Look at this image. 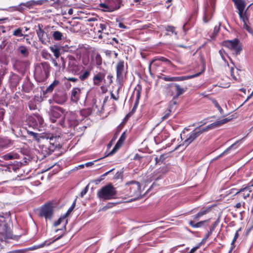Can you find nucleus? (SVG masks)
Returning a JSON list of instances; mask_svg holds the SVG:
<instances>
[{
    "instance_id": "obj_1",
    "label": "nucleus",
    "mask_w": 253,
    "mask_h": 253,
    "mask_svg": "<svg viewBox=\"0 0 253 253\" xmlns=\"http://www.w3.org/2000/svg\"><path fill=\"white\" fill-rule=\"evenodd\" d=\"M232 119V117L227 118L220 121L215 122L204 128H201L200 127L195 128L192 132L187 135V138L183 142L182 145L186 147L188 146L194 142L197 138H198L203 133L208 131L209 129L218 127L231 121Z\"/></svg>"
},
{
    "instance_id": "obj_2",
    "label": "nucleus",
    "mask_w": 253,
    "mask_h": 253,
    "mask_svg": "<svg viewBox=\"0 0 253 253\" xmlns=\"http://www.w3.org/2000/svg\"><path fill=\"white\" fill-rule=\"evenodd\" d=\"M121 194L123 198H130L129 201L135 200L141 194L140 183L135 180L126 183L121 191Z\"/></svg>"
},
{
    "instance_id": "obj_3",
    "label": "nucleus",
    "mask_w": 253,
    "mask_h": 253,
    "mask_svg": "<svg viewBox=\"0 0 253 253\" xmlns=\"http://www.w3.org/2000/svg\"><path fill=\"white\" fill-rule=\"evenodd\" d=\"M97 196L101 200H111L116 198L117 191L112 184H109L102 187L98 190Z\"/></svg>"
},
{
    "instance_id": "obj_4",
    "label": "nucleus",
    "mask_w": 253,
    "mask_h": 253,
    "mask_svg": "<svg viewBox=\"0 0 253 253\" xmlns=\"http://www.w3.org/2000/svg\"><path fill=\"white\" fill-rule=\"evenodd\" d=\"M59 124L64 127H71L77 126L79 122L76 114L73 112H65L64 117L60 120Z\"/></svg>"
},
{
    "instance_id": "obj_5",
    "label": "nucleus",
    "mask_w": 253,
    "mask_h": 253,
    "mask_svg": "<svg viewBox=\"0 0 253 253\" xmlns=\"http://www.w3.org/2000/svg\"><path fill=\"white\" fill-rule=\"evenodd\" d=\"M124 6L123 0H105L104 2H101L99 6L104 11L113 12L119 9Z\"/></svg>"
},
{
    "instance_id": "obj_6",
    "label": "nucleus",
    "mask_w": 253,
    "mask_h": 253,
    "mask_svg": "<svg viewBox=\"0 0 253 253\" xmlns=\"http://www.w3.org/2000/svg\"><path fill=\"white\" fill-rule=\"evenodd\" d=\"M49 70V64L47 62H42L36 66L35 74L40 81H44L48 78Z\"/></svg>"
},
{
    "instance_id": "obj_7",
    "label": "nucleus",
    "mask_w": 253,
    "mask_h": 253,
    "mask_svg": "<svg viewBox=\"0 0 253 253\" xmlns=\"http://www.w3.org/2000/svg\"><path fill=\"white\" fill-rule=\"evenodd\" d=\"M248 198H250L251 200L253 199V192L252 189L246 186L236 191L233 199H236L237 201L242 202L243 199L246 200Z\"/></svg>"
},
{
    "instance_id": "obj_8",
    "label": "nucleus",
    "mask_w": 253,
    "mask_h": 253,
    "mask_svg": "<svg viewBox=\"0 0 253 253\" xmlns=\"http://www.w3.org/2000/svg\"><path fill=\"white\" fill-rule=\"evenodd\" d=\"M65 110L59 106H52L49 112V119L51 123H55L57 119L64 116Z\"/></svg>"
},
{
    "instance_id": "obj_9",
    "label": "nucleus",
    "mask_w": 253,
    "mask_h": 253,
    "mask_svg": "<svg viewBox=\"0 0 253 253\" xmlns=\"http://www.w3.org/2000/svg\"><path fill=\"white\" fill-rule=\"evenodd\" d=\"M187 88L181 87L177 84H171L169 85V92L172 96L173 99H176L186 90Z\"/></svg>"
},
{
    "instance_id": "obj_10",
    "label": "nucleus",
    "mask_w": 253,
    "mask_h": 253,
    "mask_svg": "<svg viewBox=\"0 0 253 253\" xmlns=\"http://www.w3.org/2000/svg\"><path fill=\"white\" fill-rule=\"evenodd\" d=\"M223 45L231 50H234L236 54H239L242 50L240 41L237 39L224 41Z\"/></svg>"
},
{
    "instance_id": "obj_11",
    "label": "nucleus",
    "mask_w": 253,
    "mask_h": 253,
    "mask_svg": "<svg viewBox=\"0 0 253 253\" xmlns=\"http://www.w3.org/2000/svg\"><path fill=\"white\" fill-rule=\"evenodd\" d=\"M159 61L165 62L168 65H170L171 66H174L171 62L166 58L164 57L156 58L153 60L149 65V69L151 74H152V70L155 73L158 72L157 68L160 65L159 63L157 62V61Z\"/></svg>"
},
{
    "instance_id": "obj_12",
    "label": "nucleus",
    "mask_w": 253,
    "mask_h": 253,
    "mask_svg": "<svg viewBox=\"0 0 253 253\" xmlns=\"http://www.w3.org/2000/svg\"><path fill=\"white\" fill-rule=\"evenodd\" d=\"M68 69L75 75H79L81 66L77 64V61L75 58L72 55L68 56Z\"/></svg>"
},
{
    "instance_id": "obj_13",
    "label": "nucleus",
    "mask_w": 253,
    "mask_h": 253,
    "mask_svg": "<svg viewBox=\"0 0 253 253\" xmlns=\"http://www.w3.org/2000/svg\"><path fill=\"white\" fill-rule=\"evenodd\" d=\"M127 65L126 63V68L125 62L123 60H120L116 65L117 78L119 81L123 79L124 75L126 73Z\"/></svg>"
},
{
    "instance_id": "obj_14",
    "label": "nucleus",
    "mask_w": 253,
    "mask_h": 253,
    "mask_svg": "<svg viewBox=\"0 0 253 253\" xmlns=\"http://www.w3.org/2000/svg\"><path fill=\"white\" fill-rule=\"evenodd\" d=\"M40 215L45 219H51L53 215L52 206L50 204H45L41 209Z\"/></svg>"
},
{
    "instance_id": "obj_15",
    "label": "nucleus",
    "mask_w": 253,
    "mask_h": 253,
    "mask_svg": "<svg viewBox=\"0 0 253 253\" xmlns=\"http://www.w3.org/2000/svg\"><path fill=\"white\" fill-rule=\"evenodd\" d=\"M238 14L240 19L244 22L243 28L246 29L253 36V29L248 25L249 23V17L247 15V11L238 12Z\"/></svg>"
},
{
    "instance_id": "obj_16",
    "label": "nucleus",
    "mask_w": 253,
    "mask_h": 253,
    "mask_svg": "<svg viewBox=\"0 0 253 253\" xmlns=\"http://www.w3.org/2000/svg\"><path fill=\"white\" fill-rule=\"evenodd\" d=\"M14 144V140L8 137H0V149L3 150L12 147Z\"/></svg>"
},
{
    "instance_id": "obj_17",
    "label": "nucleus",
    "mask_w": 253,
    "mask_h": 253,
    "mask_svg": "<svg viewBox=\"0 0 253 253\" xmlns=\"http://www.w3.org/2000/svg\"><path fill=\"white\" fill-rule=\"evenodd\" d=\"M126 132H124L121 137H120L119 139L117 141V143L116 144L115 146L113 148V149L110 151L109 154L107 155V156H111L115 154L122 146L125 140H126Z\"/></svg>"
},
{
    "instance_id": "obj_18",
    "label": "nucleus",
    "mask_w": 253,
    "mask_h": 253,
    "mask_svg": "<svg viewBox=\"0 0 253 253\" xmlns=\"http://www.w3.org/2000/svg\"><path fill=\"white\" fill-rule=\"evenodd\" d=\"M142 91V87L140 84H137L134 90V94H135L136 97V101L134 104L132 110L129 112V116H131L136 111L137 107V101L139 100L140 94Z\"/></svg>"
},
{
    "instance_id": "obj_19",
    "label": "nucleus",
    "mask_w": 253,
    "mask_h": 253,
    "mask_svg": "<svg viewBox=\"0 0 253 253\" xmlns=\"http://www.w3.org/2000/svg\"><path fill=\"white\" fill-rule=\"evenodd\" d=\"M36 32L39 40L42 43L45 44L46 42L49 39L47 34L42 29L40 24L38 25V29L36 30Z\"/></svg>"
},
{
    "instance_id": "obj_20",
    "label": "nucleus",
    "mask_w": 253,
    "mask_h": 253,
    "mask_svg": "<svg viewBox=\"0 0 253 253\" xmlns=\"http://www.w3.org/2000/svg\"><path fill=\"white\" fill-rule=\"evenodd\" d=\"M82 89L79 87H74L71 91V100L74 103H77L80 100Z\"/></svg>"
},
{
    "instance_id": "obj_21",
    "label": "nucleus",
    "mask_w": 253,
    "mask_h": 253,
    "mask_svg": "<svg viewBox=\"0 0 253 253\" xmlns=\"http://www.w3.org/2000/svg\"><path fill=\"white\" fill-rule=\"evenodd\" d=\"M23 6H24L28 9H31L35 7L34 4V0H31L26 2H22L20 3L17 6H15V9L16 10L22 11L24 10Z\"/></svg>"
},
{
    "instance_id": "obj_22",
    "label": "nucleus",
    "mask_w": 253,
    "mask_h": 253,
    "mask_svg": "<svg viewBox=\"0 0 253 253\" xmlns=\"http://www.w3.org/2000/svg\"><path fill=\"white\" fill-rule=\"evenodd\" d=\"M203 71H204V70L202 71V72H199L197 74H194V75H191V76H180V77H172L173 82L182 81H184V80H188V79H192V78H193L197 77L198 76H199L202 74V73Z\"/></svg>"
},
{
    "instance_id": "obj_23",
    "label": "nucleus",
    "mask_w": 253,
    "mask_h": 253,
    "mask_svg": "<svg viewBox=\"0 0 253 253\" xmlns=\"http://www.w3.org/2000/svg\"><path fill=\"white\" fill-rule=\"evenodd\" d=\"M104 78L105 74L104 73L101 72L97 73L93 78V84L95 85H100Z\"/></svg>"
},
{
    "instance_id": "obj_24",
    "label": "nucleus",
    "mask_w": 253,
    "mask_h": 253,
    "mask_svg": "<svg viewBox=\"0 0 253 253\" xmlns=\"http://www.w3.org/2000/svg\"><path fill=\"white\" fill-rule=\"evenodd\" d=\"M1 158L5 161H8L19 158V155L16 152H12L7 153L1 156Z\"/></svg>"
},
{
    "instance_id": "obj_25",
    "label": "nucleus",
    "mask_w": 253,
    "mask_h": 253,
    "mask_svg": "<svg viewBox=\"0 0 253 253\" xmlns=\"http://www.w3.org/2000/svg\"><path fill=\"white\" fill-rule=\"evenodd\" d=\"M238 10V12L244 11L246 3L243 0H232Z\"/></svg>"
},
{
    "instance_id": "obj_26",
    "label": "nucleus",
    "mask_w": 253,
    "mask_h": 253,
    "mask_svg": "<svg viewBox=\"0 0 253 253\" xmlns=\"http://www.w3.org/2000/svg\"><path fill=\"white\" fill-rule=\"evenodd\" d=\"M18 53L24 58L27 57L29 55V50L28 48L24 45H20L17 48Z\"/></svg>"
},
{
    "instance_id": "obj_27",
    "label": "nucleus",
    "mask_w": 253,
    "mask_h": 253,
    "mask_svg": "<svg viewBox=\"0 0 253 253\" xmlns=\"http://www.w3.org/2000/svg\"><path fill=\"white\" fill-rule=\"evenodd\" d=\"M54 1L52 5L54 6L57 9L61 8L62 7L66 6L68 5L69 1L67 0H57L54 1V0H51Z\"/></svg>"
},
{
    "instance_id": "obj_28",
    "label": "nucleus",
    "mask_w": 253,
    "mask_h": 253,
    "mask_svg": "<svg viewBox=\"0 0 253 253\" xmlns=\"http://www.w3.org/2000/svg\"><path fill=\"white\" fill-rule=\"evenodd\" d=\"M238 142L237 141L232 145H231L230 147L227 148L224 151H223L222 153H221L219 156H218L215 159H218L225 155H226L229 153V151L233 149H236L238 148V145H237Z\"/></svg>"
},
{
    "instance_id": "obj_29",
    "label": "nucleus",
    "mask_w": 253,
    "mask_h": 253,
    "mask_svg": "<svg viewBox=\"0 0 253 253\" xmlns=\"http://www.w3.org/2000/svg\"><path fill=\"white\" fill-rule=\"evenodd\" d=\"M66 96L64 94H57L54 97V100L58 104H63L66 101Z\"/></svg>"
},
{
    "instance_id": "obj_30",
    "label": "nucleus",
    "mask_w": 253,
    "mask_h": 253,
    "mask_svg": "<svg viewBox=\"0 0 253 253\" xmlns=\"http://www.w3.org/2000/svg\"><path fill=\"white\" fill-rule=\"evenodd\" d=\"M91 69V68H90L84 71L83 73L80 72V75L79 77L80 80L81 81H84L87 79L90 74Z\"/></svg>"
},
{
    "instance_id": "obj_31",
    "label": "nucleus",
    "mask_w": 253,
    "mask_h": 253,
    "mask_svg": "<svg viewBox=\"0 0 253 253\" xmlns=\"http://www.w3.org/2000/svg\"><path fill=\"white\" fill-rule=\"evenodd\" d=\"M22 89L24 92L29 93L33 89V84L30 82H26L23 85Z\"/></svg>"
},
{
    "instance_id": "obj_32",
    "label": "nucleus",
    "mask_w": 253,
    "mask_h": 253,
    "mask_svg": "<svg viewBox=\"0 0 253 253\" xmlns=\"http://www.w3.org/2000/svg\"><path fill=\"white\" fill-rule=\"evenodd\" d=\"M208 221V220L201 221L196 223L194 221L190 220L189 222V224L191 226H192L193 228H199L202 227L204 225V224L205 222H207Z\"/></svg>"
},
{
    "instance_id": "obj_33",
    "label": "nucleus",
    "mask_w": 253,
    "mask_h": 253,
    "mask_svg": "<svg viewBox=\"0 0 253 253\" xmlns=\"http://www.w3.org/2000/svg\"><path fill=\"white\" fill-rule=\"evenodd\" d=\"M66 215H64V214L61 216L57 221H56L54 223V226H58L59 224H60L62 222L64 221H65V223H64V228H65V227H66V224H67L68 223V221H67V219H66Z\"/></svg>"
},
{
    "instance_id": "obj_34",
    "label": "nucleus",
    "mask_w": 253,
    "mask_h": 253,
    "mask_svg": "<svg viewBox=\"0 0 253 253\" xmlns=\"http://www.w3.org/2000/svg\"><path fill=\"white\" fill-rule=\"evenodd\" d=\"M211 17V15L210 10L206 8L204 11V15L203 16V21L205 23H207L209 21Z\"/></svg>"
},
{
    "instance_id": "obj_35",
    "label": "nucleus",
    "mask_w": 253,
    "mask_h": 253,
    "mask_svg": "<svg viewBox=\"0 0 253 253\" xmlns=\"http://www.w3.org/2000/svg\"><path fill=\"white\" fill-rule=\"evenodd\" d=\"M98 27L99 28V30H98V33H102V35H99V38H102L104 37V35H107V33L103 32V31L105 30L106 29L107 25L106 24L104 23H100L98 25Z\"/></svg>"
},
{
    "instance_id": "obj_36",
    "label": "nucleus",
    "mask_w": 253,
    "mask_h": 253,
    "mask_svg": "<svg viewBox=\"0 0 253 253\" xmlns=\"http://www.w3.org/2000/svg\"><path fill=\"white\" fill-rule=\"evenodd\" d=\"M23 30L21 28H18L15 30L13 31L12 35L14 36L19 37H26L27 36V35H24L22 33Z\"/></svg>"
},
{
    "instance_id": "obj_37",
    "label": "nucleus",
    "mask_w": 253,
    "mask_h": 253,
    "mask_svg": "<svg viewBox=\"0 0 253 253\" xmlns=\"http://www.w3.org/2000/svg\"><path fill=\"white\" fill-rule=\"evenodd\" d=\"M59 83V82L58 80H54L53 82L50 84L46 88V92H50L52 91L54 88Z\"/></svg>"
},
{
    "instance_id": "obj_38",
    "label": "nucleus",
    "mask_w": 253,
    "mask_h": 253,
    "mask_svg": "<svg viewBox=\"0 0 253 253\" xmlns=\"http://www.w3.org/2000/svg\"><path fill=\"white\" fill-rule=\"evenodd\" d=\"M49 48L56 58H58L60 56V49L58 47L55 46H50Z\"/></svg>"
},
{
    "instance_id": "obj_39",
    "label": "nucleus",
    "mask_w": 253,
    "mask_h": 253,
    "mask_svg": "<svg viewBox=\"0 0 253 253\" xmlns=\"http://www.w3.org/2000/svg\"><path fill=\"white\" fill-rule=\"evenodd\" d=\"M52 36L56 41H59L62 39L63 34L59 31H56L53 33Z\"/></svg>"
},
{
    "instance_id": "obj_40",
    "label": "nucleus",
    "mask_w": 253,
    "mask_h": 253,
    "mask_svg": "<svg viewBox=\"0 0 253 253\" xmlns=\"http://www.w3.org/2000/svg\"><path fill=\"white\" fill-rule=\"evenodd\" d=\"M62 235H61V236L58 237L57 238H56L55 239L53 240L51 242H50V243L47 244V245H49L51 243H53V242L57 241L58 239L61 238L62 237ZM46 243H47V241H44V242H43L42 244L36 245V247H37V248L38 249L42 248L44 246H45L46 245Z\"/></svg>"
},
{
    "instance_id": "obj_41",
    "label": "nucleus",
    "mask_w": 253,
    "mask_h": 253,
    "mask_svg": "<svg viewBox=\"0 0 253 253\" xmlns=\"http://www.w3.org/2000/svg\"><path fill=\"white\" fill-rule=\"evenodd\" d=\"M4 239H10L12 238V234L10 229H6L5 232L2 233Z\"/></svg>"
},
{
    "instance_id": "obj_42",
    "label": "nucleus",
    "mask_w": 253,
    "mask_h": 253,
    "mask_svg": "<svg viewBox=\"0 0 253 253\" xmlns=\"http://www.w3.org/2000/svg\"><path fill=\"white\" fill-rule=\"evenodd\" d=\"M165 29L167 32H170L171 34H174L176 35H177V33L175 32V27L172 26H167L165 27Z\"/></svg>"
},
{
    "instance_id": "obj_43",
    "label": "nucleus",
    "mask_w": 253,
    "mask_h": 253,
    "mask_svg": "<svg viewBox=\"0 0 253 253\" xmlns=\"http://www.w3.org/2000/svg\"><path fill=\"white\" fill-rule=\"evenodd\" d=\"M212 102L215 107L218 109L221 114L223 113V110L215 99L212 100Z\"/></svg>"
},
{
    "instance_id": "obj_44",
    "label": "nucleus",
    "mask_w": 253,
    "mask_h": 253,
    "mask_svg": "<svg viewBox=\"0 0 253 253\" xmlns=\"http://www.w3.org/2000/svg\"><path fill=\"white\" fill-rule=\"evenodd\" d=\"M171 111L170 109L166 110L165 112L164 115L162 117V121H163L168 119L171 115Z\"/></svg>"
},
{
    "instance_id": "obj_45",
    "label": "nucleus",
    "mask_w": 253,
    "mask_h": 253,
    "mask_svg": "<svg viewBox=\"0 0 253 253\" xmlns=\"http://www.w3.org/2000/svg\"><path fill=\"white\" fill-rule=\"evenodd\" d=\"M48 1V0H34V4L35 6H39L43 5L45 3H46Z\"/></svg>"
},
{
    "instance_id": "obj_46",
    "label": "nucleus",
    "mask_w": 253,
    "mask_h": 253,
    "mask_svg": "<svg viewBox=\"0 0 253 253\" xmlns=\"http://www.w3.org/2000/svg\"><path fill=\"white\" fill-rule=\"evenodd\" d=\"M42 138H46L47 139H49L50 141L53 139L54 138V136L52 134L48 133H43L41 136Z\"/></svg>"
},
{
    "instance_id": "obj_47",
    "label": "nucleus",
    "mask_w": 253,
    "mask_h": 253,
    "mask_svg": "<svg viewBox=\"0 0 253 253\" xmlns=\"http://www.w3.org/2000/svg\"><path fill=\"white\" fill-rule=\"evenodd\" d=\"M95 63L98 66L101 65L102 64V58L100 54H97L95 56Z\"/></svg>"
},
{
    "instance_id": "obj_48",
    "label": "nucleus",
    "mask_w": 253,
    "mask_h": 253,
    "mask_svg": "<svg viewBox=\"0 0 253 253\" xmlns=\"http://www.w3.org/2000/svg\"><path fill=\"white\" fill-rule=\"evenodd\" d=\"M158 78L160 79H162V80H164L165 81L173 82L172 77H167V76H164L163 75H161V76H159Z\"/></svg>"
},
{
    "instance_id": "obj_49",
    "label": "nucleus",
    "mask_w": 253,
    "mask_h": 253,
    "mask_svg": "<svg viewBox=\"0 0 253 253\" xmlns=\"http://www.w3.org/2000/svg\"><path fill=\"white\" fill-rule=\"evenodd\" d=\"M238 191V190H237L235 188L230 189L225 192V195L226 196L230 195L231 194H233V196L234 197V194H235L236 191Z\"/></svg>"
},
{
    "instance_id": "obj_50",
    "label": "nucleus",
    "mask_w": 253,
    "mask_h": 253,
    "mask_svg": "<svg viewBox=\"0 0 253 253\" xmlns=\"http://www.w3.org/2000/svg\"><path fill=\"white\" fill-rule=\"evenodd\" d=\"M119 89H118L117 91V94H114L112 92H111V98L114 99L116 101H118L119 99Z\"/></svg>"
},
{
    "instance_id": "obj_51",
    "label": "nucleus",
    "mask_w": 253,
    "mask_h": 253,
    "mask_svg": "<svg viewBox=\"0 0 253 253\" xmlns=\"http://www.w3.org/2000/svg\"><path fill=\"white\" fill-rule=\"evenodd\" d=\"M245 202L244 201H243V200H242V202L241 201H239L238 203H237L234 206L235 208H237V209H239L241 207V206H242L243 207L245 208Z\"/></svg>"
},
{
    "instance_id": "obj_52",
    "label": "nucleus",
    "mask_w": 253,
    "mask_h": 253,
    "mask_svg": "<svg viewBox=\"0 0 253 253\" xmlns=\"http://www.w3.org/2000/svg\"><path fill=\"white\" fill-rule=\"evenodd\" d=\"M75 202H74L73 205L71 206V207L68 209L67 211L65 214H64V215H66V217H67L72 211L73 209L75 208Z\"/></svg>"
},
{
    "instance_id": "obj_53",
    "label": "nucleus",
    "mask_w": 253,
    "mask_h": 253,
    "mask_svg": "<svg viewBox=\"0 0 253 253\" xmlns=\"http://www.w3.org/2000/svg\"><path fill=\"white\" fill-rule=\"evenodd\" d=\"M88 187H89V185H87V186H86V187L81 191V193H80V197H83L86 194V193L88 191Z\"/></svg>"
},
{
    "instance_id": "obj_54",
    "label": "nucleus",
    "mask_w": 253,
    "mask_h": 253,
    "mask_svg": "<svg viewBox=\"0 0 253 253\" xmlns=\"http://www.w3.org/2000/svg\"><path fill=\"white\" fill-rule=\"evenodd\" d=\"M240 230H241V229H239L238 230H237V231L236 232V233H235V235H234V238H233V240H232V243H231V245H234V244L235 242L236 241L237 239L238 238L239 236V233H238V232H239V231H240Z\"/></svg>"
},
{
    "instance_id": "obj_55",
    "label": "nucleus",
    "mask_w": 253,
    "mask_h": 253,
    "mask_svg": "<svg viewBox=\"0 0 253 253\" xmlns=\"http://www.w3.org/2000/svg\"><path fill=\"white\" fill-rule=\"evenodd\" d=\"M211 234L212 233L209 231L208 233L205 235L204 238L202 241L201 243L206 242L208 239L209 238V237L211 235Z\"/></svg>"
},
{
    "instance_id": "obj_56",
    "label": "nucleus",
    "mask_w": 253,
    "mask_h": 253,
    "mask_svg": "<svg viewBox=\"0 0 253 253\" xmlns=\"http://www.w3.org/2000/svg\"><path fill=\"white\" fill-rule=\"evenodd\" d=\"M217 225V222H214V223L210 227L209 231L211 232V233H212V232L214 230Z\"/></svg>"
},
{
    "instance_id": "obj_57",
    "label": "nucleus",
    "mask_w": 253,
    "mask_h": 253,
    "mask_svg": "<svg viewBox=\"0 0 253 253\" xmlns=\"http://www.w3.org/2000/svg\"><path fill=\"white\" fill-rule=\"evenodd\" d=\"M201 243L199 245L193 248L188 253H195V252L200 247Z\"/></svg>"
},
{
    "instance_id": "obj_58",
    "label": "nucleus",
    "mask_w": 253,
    "mask_h": 253,
    "mask_svg": "<svg viewBox=\"0 0 253 253\" xmlns=\"http://www.w3.org/2000/svg\"><path fill=\"white\" fill-rule=\"evenodd\" d=\"M4 110L3 109H0V121H2L4 115Z\"/></svg>"
},
{
    "instance_id": "obj_59",
    "label": "nucleus",
    "mask_w": 253,
    "mask_h": 253,
    "mask_svg": "<svg viewBox=\"0 0 253 253\" xmlns=\"http://www.w3.org/2000/svg\"><path fill=\"white\" fill-rule=\"evenodd\" d=\"M28 133L29 134L33 136V137L34 138H35L36 139H38V134L37 133H36V132H33V131H28Z\"/></svg>"
},
{
    "instance_id": "obj_60",
    "label": "nucleus",
    "mask_w": 253,
    "mask_h": 253,
    "mask_svg": "<svg viewBox=\"0 0 253 253\" xmlns=\"http://www.w3.org/2000/svg\"><path fill=\"white\" fill-rule=\"evenodd\" d=\"M209 210L208 209H206L199 212L198 213L200 214L201 216L207 214L209 212Z\"/></svg>"
},
{
    "instance_id": "obj_61",
    "label": "nucleus",
    "mask_w": 253,
    "mask_h": 253,
    "mask_svg": "<svg viewBox=\"0 0 253 253\" xmlns=\"http://www.w3.org/2000/svg\"><path fill=\"white\" fill-rule=\"evenodd\" d=\"M67 80L69 81L72 82L74 83H76L78 81V79L73 77L68 78L67 79Z\"/></svg>"
},
{
    "instance_id": "obj_62",
    "label": "nucleus",
    "mask_w": 253,
    "mask_h": 253,
    "mask_svg": "<svg viewBox=\"0 0 253 253\" xmlns=\"http://www.w3.org/2000/svg\"><path fill=\"white\" fill-rule=\"evenodd\" d=\"M201 217V216L199 213H197L196 214L192 216L193 218L195 220H198Z\"/></svg>"
},
{
    "instance_id": "obj_63",
    "label": "nucleus",
    "mask_w": 253,
    "mask_h": 253,
    "mask_svg": "<svg viewBox=\"0 0 253 253\" xmlns=\"http://www.w3.org/2000/svg\"><path fill=\"white\" fill-rule=\"evenodd\" d=\"M219 53L220 56H221L222 59L224 60H225V57L224 56V55H223V53H224V50H223L222 49H221L219 50Z\"/></svg>"
},
{
    "instance_id": "obj_64",
    "label": "nucleus",
    "mask_w": 253,
    "mask_h": 253,
    "mask_svg": "<svg viewBox=\"0 0 253 253\" xmlns=\"http://www.w3.org/2000/svg\"><path fill=\"white\" fill-rule=\"evenodd\" d=\"M247 186L251 189L253 187V179L247 185Z\"/></svg>"
}]
</instances>
